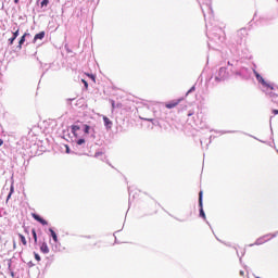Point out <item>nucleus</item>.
<instances>
[{
	"label": "nucleus",
	"mask_w": 278,
	"mask_h": 278,
	"mask_svg": "<svg viewBox=\"0 0 278 278\" xmlns=\"http://www.w3.org/2000/svg\"><path fill=\"white\" fill-rule=\"evenodd\" d=\"M71 129H72V134H73L74 138H79V135H77V132L79 131V129H81V127H79L77 125H72Z\"/></svg>",
	"instance_id": "20e7f679"
},
{
	"label": "nucleus",
	"mask_w": 278,
	"mask_h": 278,
	"mask_svg": "<svg viewBox=\"0 0 278 278\" xmlns=\"http://www.w3.org/2000/svg\"><path fill=\"white\" fill-rule=\"evenodd\" d=\"M273 114L277 115L278 114V110H274Z\"/></svg>",
	"instance_id": "cd10ccee"
},
{
	"label": "nucleus",
	"mask_w": 278,
	"mask_h": 278,
	"mask_svg": "<svg viewBox=\"0 0 278 278\" xmlns=\"http://www.w3.org/2000/svg\"><path fill=\"white\" fill-rule=\"evenodd\" d=\"M102 118H103V121H104V126H105V128H106V129H112L113 123L111 122L110 117L103 116Z\"/></svg>",
	"instance_id": "39448f33"
},
{
	"label": "nucleus",
	"mask_w": 278,
	"mask_h": 278,
	"mask_svg": "<svg viewBox=\"0 0 278 278\" xmlns=\"http://www.w3.org/2000/svg\"><path fill=\"white\" fill-rule=\"evenodd\" d=\"M49 231L54 242H58V233H55L52 228H50Z\"/></svg>",
	"instance_id": "ddd939ff"
},
{
	"label": "nucleus",
	"mask_w": 278,
	"mask_h": 278,
	"mask_svg": "<svg viewBox=\"0 0 278 278\" xmlns=\"http://www.w3.org/2000/svg\"><path fill=\"white\" fill-rule=\"evenodd\" d=\"M34 255H35V260H36L37 262H40V254L34 253Z\"/></svg>",
	"instance_id": "aec40b11"
},
{
	"label": "nucleus",
	"mask_w": 278,
	"mask_h": 278,
	"mask_svg": "<svg viewBox=\"0 0 278 278\" xmlns=\"http://www.w3.org/2000/svg\"><path fill=\"white\" fill-rule=\"evenodd\" d=\"M21 142L24 143L22 146L23 149H27L29 147V143H27L28 142L27 137H22Z\"/></svg>",
	"instance_id": "9d476101"
},
{
	"label": "nucleus",
	"mask_w": 278,
	"mask_h": 278,
	"mask_svg": "<svg viewBox=\"0 0 278 278\" xmlns=\"http://www.w3.org/2000/svg\"><path fill=\"white\" fill-rule=\"evenodd\" d=\"M42 38H45V31H40L39 34H36L34 37V42H36L37 40H42Z\"/></svg>",
	"instance_id": "1a4fd4ad"
},
{
	"label": "nucleus",
	"mask_w": 278,
	"mask_h": 278,
	"mask_svg": "<svg viewBox=\"0 0 278 278\" xmlns=\"http://www.w3.org/2000/svg\"><path fill=\"white\" fill-rule=\"evenodd\" d=\"M99 155H103V152H97V153L94 154L96 157H99Z\"/></svg>",
	"instance_id": "b1692460"
},
{
	"label": "nucleus",
	"mask_w": 278,
	"mask_h": 278,
	"mask_svg": "<svg viewBox=\"0 0 278 278\" xmlns=\"http://www.w3.org/2000/svg\"><path fill=\"white\" fill-rule=\"evenodd\" d=\"M33 218L35 220H37L38 223H40V220L42 219V217H40V215H38V214H33Z\"/></svg>",
	"instance_id": "f3484780"
},
{
	"label": "nucleus",
	"mask_w": 278,
	"mask_h": 278,
	"mask_svg": "<svg viewBox=\"0 0 278 278\" xmlns=\"http://www.w3.org/2000/svg\"><path fill=\"white\" fill-rule=\"evenodd\" d=\"M40 5L41 8H47V5H49V0H42Z\"/></svg>",
	"instance_id": "a211bd4d"
},
{
	"label": "nucleus",
	"mask_w": 278,
	"mask_h": 278,
	"mask_svg": "<svg viewBox=\"0 0 278 278\" xmlns=\"http://www.w3.org/2000/svg\"><path fill=\"white\" fill-rule=\"evenodd\" d=\"M193 113H189L188 116H192Z\"/></svg>",
	"instance_id": "2f4dec72"
},
{
	"label": "nucleus",
	"mask_w": 278,
	"mask_h": 278,
	"mask_svg": "<svg viewBox=\"0 0 278 278\" xmlns=\"http://www.w3.org/2000/svg\"><path fill=\"white\" fill-rule=\"evenodd\" d=\"M239 275H240L241 277H247V270H240V271H239Z\"/></svg>",
	"instance_id": "6ab92c4d"
},
{
	"label": "nucleus",
	"mask_w": 278,
	"mask_h": 278,
	"mask_svg": "<svg viewBox=\"0 0 278 278\" xmlns=\"http://www.w3.org/2000/svg\"><path fill=\"white\" fill-rule=\"evenodd\" d=\"M76 144H78V147H81V144H86V139L81 138V139H78L76 141Z\"/></svg>",
	"instance_id": "dca6fc26"
},
{
	"label": "nucleus",
	"mask_w": 278,
	"mask_h": 278,
	"mask_svg": "<svg viewBox=\"0 0 278 278\" xmlns=\"http://www.w3.org/2000/svg\"><path fill=\"white\" fill-rule=\"evenodd\" d=\"M269 97H276L274 92H269Z\"/></svg>",
	"instance_id": "bb28decb"
},
{
	"label": "nucleus",
	"mask_w": 278,
	"mask_h": 278,
	"mask_svg": "<svg viewBox=\"0 0 278 278\" xmlns=\"http://www.w3.org/2000/svg\"><path fill=\"white\" fill-rule=\"evenodd\" d=\"M88 75V77H90V79H92V81H94V75H92V74H87Z\"/></svg>",
	"instance_id": "5701e85b"
},
{
	"label": "nucleus",
	"mask_w": 278,
	"mask_h": 278,
	"mask_svg": "<svg viewBox=\"0 0 278 278\" xmlns=\"http://www.w3.org/2000/svg\"><path fill=\"white\" fill-rule=\"evenodd\" d=\"M27 36H29L28 33H25L21 39H20V42H18V48L22 49L23 45L25 43V38H27Z\"/></svg>",
	"instance_id": "0eeeda50"
},
{
	"label": "nucleus",
	"mask_w": 278,
	"mask_h": 278,
	"mask_svg": "<svg viewBox=\"0 0 278 278\" xmlns=\"http://www.w3.org/2000/svg\"><path fill=\"white\" fill-rule=\"evenodd\" d=\"M18 38V29L13 33V37L9 39L10 45H14V41Z\"/></svg>",
	"instance_id": "6e6552de"
},
{
	"label": "nucleus",
	"mask_w": 278,
	"mask_h": 278,
	"mask_svg": "<svg viewBox=\"0 0 278 278\" xmlns=\"http://www.w3.org/2000/svg\"><path fill=\"white\" fill-rule=\"evenodd\" d=\"M83 127H84V134L88 136V134H90V125L85 124Z\"/></svg>",
	"instance_id": "4468645a"
},
{
	"label": "nucleus",
	"mask_w": 278,
	"mask_h": 278,
	"mask_svg": "<svg viewBox=\"0 0 278 278\" xmlns=\"http://www.w3.org/2000/svg\"><path fill=\"white\" fill-rule=\"evenodd\" d=\"M254 75H255L257 81L260 84H262V86H264V88H267L269 90H275V88L270 84L266 83V80H264V77H262V75H260L257 72H254Z\"/></svg>",
	"instance_id": "f257e3e1"
},
{
	"label": "nucleus",
	"mask_w": 278,
	"mask_h": 278,
	"mask_svg": "<svg viewBox=\"0 0 278 278\" xmlns=\"http://www.w3.org/2000/svg\"><path fill=\"white\" fill-rule=\"evenodd\" d=\"M199 206H200V216L205 218V212L203 211V191L199 192Z\"/></svg>",
	"instance_id": "7ed1b4c3"
},
{
	"label": "nucleus",
	"mask_w": 278,
	"mask_h": 278,
	"mask_svg": "<svg viewBox=\"0 0 278 278\" xmlns=\"http://www.w3.org/2000/svg\"><path fill=\"white\" fill-rule=\"evenodd\" d=\"M81 81L84 83L86 90H88V81H86V79H81Z\"/></svg>",
	"instance_id": "4be33fe9"
},
{
	"label": "nucleus",
	"mask_w": 278,
	"mask_h": 278,
	"mask_svg": "<svg viewBox=\"0 0 278 278\" xmlns=\"http://www.w3.org/2000/svg\"><path fill=\"white\" fill-rule=\"evenodd\" d=\"M31 233H33V238L35 240V244L38 243V235L36 233V229H33Z\"/></svg>",
	"instance_id": "2eb2a0df"
},
{
	"label": "nucleus",
	"mask_w": 278,
	"mask_h": 278,
	"mask_svg": "<svg viewBox=\"0 0 278 278\" xmlns=\"http://www.w3.org/2000/svg\"><path fill=\"white\" fill-rule=\"evenodd\" d=\"M66 147V153H71V148H68V146H65Z\"/></svg>",
	"instance_id": "393cba45"
},
{
	"label": "nucleus",
	"mask_w": 278,
	"mask_h": 278,
	"mask_svg": "<svg viewBox=\"0 0 278 278\" xmlns=\"http://www.w3.org/2000/svg\"><path fill=\"white\" fill-rule=\"evenodd\" d=\"M18 238L24 247H27V239L22 233H18Z\"/></svg>",
	"instance_id": "f8f14e48"
},
{
	"label": "nucleus",
	"mask_w": 278,
	"mask_h": 278,
	"mask_svg": "<svg viewBox=\"0 0 278 278\" xmlns=\"http://www.w3.org/2000/svg\"><path fill=\"white\" fill-rule=\"evenodd\" d=\"M39 223H40L41 225H49V223H48L46 219H43V218H41Z\"/></svg>",
	"instance_id": "412c9836"
},
{
	"label": "nucleus",
	"mask_w": 278,
	"mask_h": 278,
	"mask_svg": "<svg viewBox=\"0 0 278 278\" xmlns=\"http://www.w3.org/2000/svg\"><path fill=\"white\" fill-rule=\"evenodd\" d=\"M192 91H194V87H192V88L189 90V92H192Z\"/></svg>",
	"instance_id": "c756f323"
},
{
	"label": "nucleus",
	"mask_w": 278,
	"mask_h": 278,
	"mask_svg": "<svg viewBox=\"0 0 278 278\" xmlns=\"http://www.w3.org/2000/svg\"><path fill=\"white\" fill-rule=\"evenodd\" d=\"M40 251L41 253H49V245L47 244V242H42L41 245H40Z\"/></svg>",
	"instance_id": "423d86ee"
},
{
	"label": "nucleus",
	"mask_w": 278,
	"mask_h": 278,
	"mask_svg": "<svg viewBox=\"0 0 278 278\" xmlns=\"http://www.w3.org/2000/svg\"><path fill=\"white\" fill-rule=\"evenodd\" d=\"M0 147H3V139L0 138Z\"/></svg>",
	"instance_id": "a878e982"
},
{
	"label": "nucleus",
	"mask_w": 278,
	"mask_h": 278,
	"mask_svg": "<svg viewBox=\"0 0 278 278\" xmlns=\"http://www.w3.org/2000/svg\"><path fill=\"white\" fill-rule=\"evenodd\" d=\"M12 194H14V185H11V187H10V192L7 198V203H8V201H10V199H12Z\"/></svg>",
	"instance_id": "9b49d317"
},
{
	"label": "nucleus",
	"mask_w": 278,
	"mask_h": 278,
	"mask_svg": "<svg viewBox=\"0 0 278 278\" xmlns=\"http://www.w3.org/2000/svg\"><path fill=\"white\" fill-rule=\"evenodd\" d=\"M14 3H18V0H14Z\"/></svg>",
	"instance_id": "7c9ffc66"
},
{
	"label": "nucleus",
	"mask_w": 278,
	"mask_h": 278,
	"mask_svg": "<svg viewBox=\"0 0 278 278\" xmlns=\"http://www.w3.org/2000/svg\"><path fill=\"white\" fill-rule=\"evenodd\" d=\"M181 101H184V99L172 100L165 104V108H167V110H173V108H177Z\"/></svg>",
	"instance_id": "f03ea898"
},
{
	"label": "nucleus",
	"mask_w": 278,
	"mask_h": 278,
	"mask_svg": "<svg viewBox=\"0 0 278 278\" xmlns=\"http://www.w3.org/2000/svg\"><path fill=\"white\" fill-rule=\"evenodd\" d=\"M146 121H149V123H153V119L151 118H146Z\"/></svg>",
	"instance_id": "c85d7f7f"
}]
</instances>
